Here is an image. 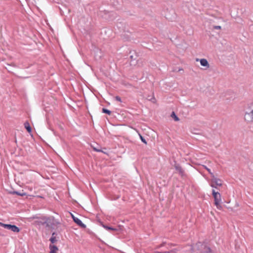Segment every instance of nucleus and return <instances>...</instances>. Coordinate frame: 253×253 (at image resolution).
<instances>
[{"label":"nucleus","mask_w":253,"mask_h":253,"mask_svg":"<svg viewBox=\"0 0 253 253\" xmlns=\"http://www.w3.org/2000/svg\"><path fill=\"white\" fill-rule=\"evenodd\" d=\"M212 196L214 198V204L216 207L217 209L219 210L222 209V207L220 204L221 202V195L218 192H215L214 190H212Z\"/></svg>","instance_id":"1"},{"label":"nucleus","mask_w":253,"mask_h":253,"mask_svg":"<svg viewBox=\"0 0 253 253\" xmlns=\"http://www.w3.org/2000/svg\"><path fill=\"white\" fill-rule=\"evenodd\" d=\"M214 28L215 29H221V26H214Z\"/></svg>","instance_id":"20"},{"label":"nucleus","mask_w":253,"mask_h":253,"mask_svg":"<svg viewBox=\"0 0 253 253\" xmlns=\"http://www.w3.org/2000/svg\"><path fill=\"white\" fill-rule=\"evenodd\" d=\"M179 172H181V173H182V172H183V171L180 169V170H179Z\"/></svg>","instance_id":"25"},{"label":"nucleus","mask_w":253,"mask_h":253,"mask_svg":"<svg viewBox=\"0 0 253 253\" xmlns=\"http://www.w3.org/2000/svg\"><path fill=\"white\" fill-rule=\"evenodd\" d=\"M49 248L50 249V253H56L58 250V248L53 245H50Z\"/></svg>","instance_id":"8"},{"label":"nucleus","mask_w":253,"mask_h":253,"mask_svg":"<svg viewBox=\"0 0 253 253\" xmlns=\"http://www.w3.org/2000/svg\"><path fill=\"white\" fill-rule=\"evenodd\" d=\"M91 147L94 151H96L97 152H102V153H103L108 155V154L107 152L104 151L103 150H102L101 149H97V148H96L94 146H91Z\"/></svg>","instance_id":"11"},{"label":"nucleus","mask_w":253,"mask_h":253,"mask_svg":"<svg viewBox=\"0 0 253 253\" xmlns=\"http://www.w3.org/2000/svg\"><path fill=\"white\" fill-rule=\"evenodd\" d=\"M0 225L4 228L11 230L14 232L16 231V226L15 225H11L10 224H6L2 223V222H0Z\"/></svg>","instance_id":"6"},{"label":"nucleus","mask_w":253,"mask_h":253,"mask_svg":"<svg viewBox=\"0 0 253 253\" xmlns=\"http://www.w3.org/2000/svg\"><path fill=\"white\" fill-rule=\"evenodd\" d=\"M196 61L197 62H200V64L202 66L204 67L205 70H207L210 68V65L206 59L205 58H196Z\"/></svg>","instance_id":"3"},{"label":"nucleus","mask_w":253,"mask_h":253,"mask_svg":"<svg viewBox=\"0 0 253 253\" xmlns=\"http://www.w3.org/2000/svg\"><path fill=\"white\" fill-rule=\"evenodd\" d=\"M207 170H208V171H209V172H210V173H211V170H210V169H207Z\"/></svg>","instance_id":"22"},{"label":"nucleus","mask_w":253,"mask_h":253,"mask_svg":"<svg viewBox=\"0 0 253 253\" xmlns=\"http://www.w3.org/2000/svg\"><path fill=\"white\" fill-rule=\"evenodd\" d=\"M244 118L247 122H253V109L250 112H246Z\"/></svg>","instance_id":"4"},{"label":"nucleus","mask_w":253,"mask_h":253,"mask_svg":"<svg viewBox=\"0 0 253 253\" xmlns=\"http://www.w3.org/2000/svg\"><path fill=\"white\" fill-rule=\"evenodd\" d=\"M189 248H190V249H191V248H191V246H189Z\"/></svg>","instance_id":"26"},{"label":"nucleus","mask_w":253,"mask_h":253,"mask_svg":"<svg viewBox=\"0 0 253 253\" xmlns=\"http://www.w3.org/2000/svg\"><path fill=\"white\" fill-rule=\"evenodd\" d=\"M16 194H17V195H19V196H21L26 195L25 193H20L18 192H17Z\"/></svg>","instance_id":"17"},{"label":"nucleus","mask_w":253,"mask_h":253,"mask_svg":"<svg viewBox=\"0 0 253 253\" xmlns=\"http://www.w3.org/2000/svg\"><path fill=\"white\" fill-rule=\"evenodd\" d=\"M72 216L73 217V219L74 221V222L77 223L79 226H81L82 228H85L86 226L85 224H84L81 220H80L77 217H75L73 215H72Z\"/></svg>","instance_id":"7"},{"label":"nucleus","mask_w":253,"mask_h":253,"mask_svg":"<svg viewBox=\"0 0 253 253\" xmlns=\"http://www.w3.org/2000/svg\"><path fill=\"white\" fill-rule=\"evenodd\" d=\"M171 117H173V118L174 119L175 121H179L178 118L175 115V113L174 112H173L172 113Z\"/></svg>","instance_id":"15"},{"label":"nucleus","mask_w":253,"mask_h":253,"mask_svg":"<svg viewBox=\"0 0 253 253\" xmlns=\"http://www.w3.org/2000/svg\"><path fill=\"white\" fill-rule=\"evenodd\" d=\"M178 250H177V249H173V250H170L169 251L164 252H163V253H175Z\"/></svg>","instance_id":"13"},{"label":"nucleus","mask_w":253,"mask_h":253,"mask_svg":"<svg viewBox=\"0 0 253 253\" xmlns=\"http://www.w3.org/2000/svg\"><path fill=\"white\" fill-rule=\"evenodd\" d=\"M140 139H141V141L143 142H144L145 144L147 143V142H146V140H145V139L141 135H140Z\"/></svg>","instance_id":"16"},{"label":"nucleus","mask_w":253,"mask_h":253,"mask_svg":"<svg viewBox=\"0 0 253 253\" xmlns=\"http://www.w3.org/2000/svg\"><path fill=\"white\" fill-rule=\"evenodd\" d=\"M211 185L212 187L217 188L218 186L222 185V181L213 175L211 179Z\"/></svg>","instance_id":"2"},{"label":"nucleus","mask_w":253,"mask_h":253,"mask_svg":"<svg viewBox=\"0 0 253 253\" xmlns=\"http://www.w3.org/2000/svg\"><path fill=\"white\" fill-rule=\"evenodd\" d=\"M164 245H165V243H163L162 244H161L160 245H159L158 247H157L156 248L157 249L160 248L164 246Z\"/></svg>","instance_id":"19"},{"label":"nucleus","mask_w":253,"mask_h":253,"mask_svg":"<svg viewBox=\"0 0 253 253\" xmlns=\"http://www.w3.org/2000/svg\"><path fill=\"white\" fill-rule=\"evenodd\" d=\"M55 220L53 218H48L46 219L43 224H46V226L53 228L55 225Z\"/></svg>","instance_id":"5"},{"label":"nucleus","mask_w":253,"mask_h":253,"mask_svg":"<svg viewBox=\"0 0 253 253\" xmlns=\"http://www.w3.org/2000/svg\"><path fill=\"white\" fill-rule=\"evenodd\" d=\"M103 227L107 229V230H113V231H117V229L116 228H112L111 227H109V226H103Z\"/></svg>","instance_id":"12"},{"label":"nucleus","mask_w":253,"mask_h":253,"mask_svg":"<svg viewBox=\"0 0 253 253\" xmlns=\"http://www.w3.org/2000/svg\"><path fill=\"white\" fill-rule=\"evenodd\" d=\"M155 253H163V252H156Z\"/></svg>","instance_id":"24"},{"label":"nucleus","mask_w":253,"mask_h":253,"mask_svg":"<svg viewBox=\"0 0 253 253\" xmlns=\"http://www.w3.org/2000/svg\"><path fill=\"white\" fill-rule=\"evenodd\" d=\"M169 246L171 247H172V246H175V245L172 244H169Z\"/></svg>","instance_id":"21"},{"label":"nucleus","mask_w":253,"mask_h":253,"mask_svg":"<svg viewBox=\"0 0 253 253\" xmlns=\"http://www.w3.org/2000/svg\"><path fill=\"white\" fill-rule=\"evenodd\" d=\"M115 99H116V100H117V101H118L119 102H121L122 101L121 98L119 96H116L115 97Z\"/></svg>","instance_id":"18"},{"label":"nucleus","mask_w":253,"mask_h":253,"mask_svg":"<svg viewBox=\"0 0 253 253\" xmlns=\"http://www.w3.org/2000/svg\"><path fill=\"white\" fill-rule=\"evenodd\" d=\"M55 235V232H53L52 234V236L50 238V239H49L50 241L51 242V243L52 244H53L54 243H55L56 241H57V240L56 239V237L55 236H54Z\"/></svg>","instance_id":"10"},{"label":"nucleus","mask_w":253,"mask_h":253,"mask_svg":"<svg viewBox=\"0 0 253 253\" xmlns=\"http://www.w3.org/2000/svg\"><path fill=\"white\" fill-rule=\"evenodd\" d=\"M102 112L103 113H106V114H107L108 115H110L111 113L110 111H109V110H107V109H106L105 108H103Z\"/></svg>","instance_id":"14"},{"label":"nucleus","mask_w":253,"mask_h":253,"mask_svg":"<svg viewBox=\"0 0 253 253\" xmlns=\"http://www.w3.org/2000/svg\"><path fill=\"white\" fill-rule=\"evenodd\" d=\"M24 126L25 128L27 129L28 132L30 133L32 131L31 127L30 126V124L28 122H26L24 124Z\"/></svg>","instance_id":"9"},{"label":"nucleus","mask_w":253,"mask_h":253,"mask_svg":"<svg viewBox=\"0 0 253 253\" xmlns=\"http://www.w3.org/2000/svg\"><path fill=\"white\" fill-rule=\"evenodd\" d=\"M19 228L18 227H17V233L19 231Z\"/></svg>","instance_id":"23"}]
</instances>
